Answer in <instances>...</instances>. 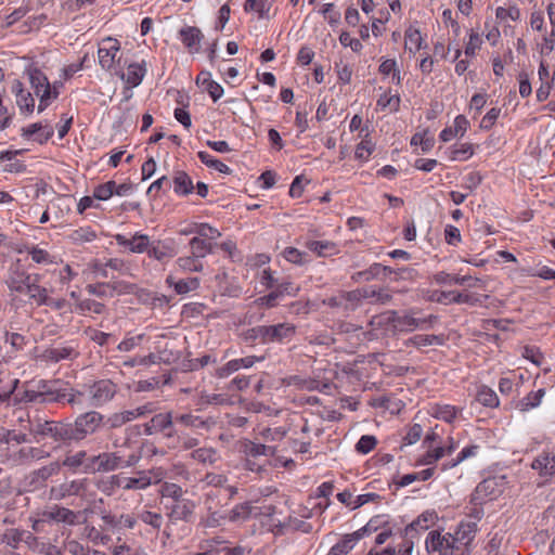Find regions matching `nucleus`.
Masks as SVG:
<instances>
[{"label":"nucleus","instance_id":"f257e3e1","mask_svg":"<svg viewBox=\"0 0 555 555\" xmlns=\"http://www.w3.org/2000/svg\"><path fill=\"white\" fill-rule=\"evenodd\" d=\"M103 425L104 415L92 410L79 414L74 421L35 418L29 421V433L37 442L50 439L57 446H72L95 435Z\"/></svg>","mask_w":555,"mask_h":555},{"label":"nucleus","instance_id":"f03ea898","mask_svg":"<svg viewBox=\"0 0 555 555\" xmlns=\"http://www.w3.org/2000/svg\"><path fill=\"white\" fill-rule=\"evenodd\" d=\"M295 333V325L285 322L275 325H259L248 328L241 334V338L249 345H254L256 341L261 344L283 343L285 339H291Z\"/></svg>","mask_w":555,"mask_h":555},{"label":"nucleus","instance_id":"7ed1b4c3","mask_svg":"<svg viewBox=\"0 0 555 555\" xmlns=\"http://www.w3.org/2000/svg\"><path fill=\"white\" fill-rule=\"evenodd\" d=\"M141 459L139 453H131L127 456L120 451L102 452L89 457V463L85 466V472L89 473H108L117 469L134 466Z\"/></svg>","mask_w":555,"mask_h":555},{"label":"nucleus","instance_id":"20e7f679","mask_svg":"<svg viewBox=\"0 0 555 555\" xmlns=\"http://www.w3.org/2000/svg\"><path fill=\"white\" fill-rule=\"evenodd\" d=\"M29 80L35 94L40 98L38 111L43 112L49 106L51 100L59 96L56 83L51 87L47 76L37 68L29 72Z\"/></svg>","mask_w":555,"mask_h":555},{"label":"nucleus","instance_id":"39448f33","mask_svg":"<svg viewBox=\"0 0 555 555\" xmlns=\"http://www.w3.org/2000/svg\"><path fill=\"white\" fill-rule=\"evenodd\" d=\"M144 434L152 436L163 434L164 438L170 440L178 434V427L175 426V412L155 414L147 423L143 425Z\"/></svg>","mask_w":555,"mask_h":555},{"label":"nucleus","instance_id":"423d86ee","mask_svg":"<svg viewBox=\"0 0 555 555\" xmlns=\"http://www.w3.org/2000/svg\"><path fill=\"white\" fill-rule=\"evenodd\" d=\"M425 545L428 553L436 552L439 555H453L454 551L460 548L452 533L441 534L438 530L428 533Z\"/></svg>","mask_w":555,"mask_h":555},{"label":"nucleus","instance_id":"0eeeda50","mask_svg":"<svg viewBox=\"0 0 555 555\" xmlns=\"http://www.w3.org/2000/svg\"><path fill=\"white\" fill-rule=\"evenodd\" d=\"M31 278L33 275L26 271L21 259H16L10 264L4 283L11 292L23 294L25 285L30 283Z\"/></svg>","mask_w":555,"mask_h":555},{"label":"nucleus","instance_id":"6e6552de","mask_svg":"<svg viewBox=\"0 0 555 555\" xmlns=\"http://www.w3.org/2000/svg\"><path fill=\"white\" fill-rule=\"evenodd\" d=\"M118 387L111 379H99L95 380L89 387V396L91 405L102 406L109 402L117 393Z\"/></svg>","mask_w":555,"mask_h":555},{"label":"nucleus","instance_id":"1a4fd4ad","mask_svg":"<svg viewBox=\"0 0 555 555\" xmlns=\"http://www.w3.org/2000/svg\"><path fill=\"white\" fill-rule=\"evenodd\" d=\"M165 507L167 516L171 521L189 522L193 517L195 503L190 499L183 498L176 502H166Z\"/></svg>","mask_w":555,"mask_h":555},{"label":"nucleus","instance_id":"9d476101","mask_svg":"<svg viewBox=\"0 0 555 555\" xmlns=\"http://www.w3.org/2000/svg\"><path fill=\"white\" fill-rule=\"evenodd\" d=\"M175 426L180 429H208L210 427V422L192 412L175 413Z\"/></svg>","mask_w":555,"mask_h":555},{"label":"nucleus","instance_id":"9b49d317","mask_svg":"<svg viewBox=\"0 0 555 555\" xmlns=\"http://www.w3.org/2000/svg\"><path fill=\"white\" fill-rule=\"evenodd\" d=\"M104 47L98 50L99 63L104 69H109L115 61L116 52L119 51V42L111 37L103 40Z\"/></svg>","mask_w":555,"mask_h":555},{"label":"nucleus","instance_id":"f8f14e48","mask_svg":"<svg viewBox=\"0 0 555 555\" xmlns=\"http://www.w3.org/2000/svg\"><path fill=\"white\" fill-rule=\"evenodd\" d=\"M61 385V380H39L37 390H27L25 392V400L28 402L43 404V399L51 393L55 386Z\"/></svg>","mask_w":555,"mask_h":555},{"label":"nucleus","instance_id":"ddd939ff","mask_svg":"<svg viewBox=\"0 0 555 555\" xmlns=\"http://www.w3.org/2000/svg\"><path fill=\"white\" fill-rule=\"evenodd\" d=\"M87 489L86 479L72 480L69 482L62 483L59 488H52L51 493L54 499L62 500L65 496L80 495Z\"/></svg>","mask_w":555,"mask_h":555},{"label":"nucleus","instance_id":"4468645a","mask_svg":"<svg viewBox=\"0 0 555 555\" xmlns=\"http://www.w3.org/2000/svg\"><path fill=\"white\" fill-rule=\"evenodd\" d=\"M115 483L125 490H140L147 488L151 483V477L146 474L141 473L139 477H125L119 478L117 476L112 477Z\"/></svg>","mask_w":555,"mask_h":555},{"label":"nucleus","instance_id":"2eb2a0df","mask_svg":"<svg viewBox=\"0 0 555 555\" xmlns=\"http://www.w3.org/2000/svg\"><path fill=\"white\" fill-rule=\"evenodd\" d=\"M436 516L434 513H423L415 520H413L404 530V538L413 540V538L420 532L427 530L429 524H433Z\"/></svg>","mask_w":555,"mask_h":555},{"label":"nucleus","instance_id":"dca6fc26","mask_svg":"<svg viewBox=\"0 0 555 555\" xmlns=\"http://www.w3.org/2000/svg\"><path fill=\"white\" fill-rule=\"evenodd\" d=\"M434 279L438 284L454 283L457 285H468L469 287H477L481 283V280L478 278L451 275L443 271L436 273Z\"/></svg>","mask_w":555,"mask_h":555},{"label":"nucleus","instance_id":"f3484780","mask_svg":"<svg viewBox=\"0 0 555 555\" xmlns=\"http://www.w3.org/2000/svg\"><path fill=\"white\" fill-rule=\"evenodd\" d=\"M253 509L251 502H244L235 505L228 513H224V516L220 517L231 522H244L250 518Z\"/></svg>","mask_w":555,"mask_h":555},{"label":"nucleus","instance_id":"a211bd4d","mask_svg":"<svg viewBox=\"0 0 555 555\" xmlns=\"http://www.w3.org/2000/svg\"><path fill=\"white\" fill-rule=\"evenodd\" d=\"M469 126V121L464 115H459L454 119L452 127L444 128L440 133V139L443 142H448L454 137H463Z\"/></svg>","mask_w":555,"mask_h":555},{"label":"nucleus","instance_id":"6ab92c4d","mask_svg":"<svg viewBox=\"0 0 555 555\" xmlns=\"http://www.w3.org/2000/svg\"><path fill=\"white\" fill-rule=\"evenodd\" d=\"M43 517L57 522H64L67 525H75L77 515L69 508L62 506H54L50 511L43 513Z\"/></svg>","mask_w":555,"mask_h":555},{"label":"nucleus","instance_id":"aec40b11","mask_svg":"<svg viewBox=\"0 0 555 555\" xmlns=\"http://www.w3.org/2000/svg\"><path fill=\"white\" fill-rule=\"evenodd\" d=\"M116 240L119 245L128 247L132 253H143L149 249L147 235L135 234L131 240H129L124 235L118 234Z\"/></svg>","mask_w":555,"mask_h":555},{"label":"nucleus","instance_id":"412c9836","mask_svg":"<svg viewBox=\"0 0 555 555\" xmlns=\"http://www.w3.org/2000/svg\"><path fill=\"white\" fill-rule=\"evenodd\" d=\"M531 467L539 470L542 476H552L555 474V453H542L535 457Z\"/></svg>","mask_w":555,"mask_h":555},{"label":"nucleus","instance_id":"4be33fe9","mask_svg":"<svg viewBox=\"0 0 555 555\" xmlns=\"http://www.w3.org/2000/svg\"><path fill=\"white\" fill-rule=\"evenodd\" d=\"M180 37L185 47L191 51H198L203 39L202 31L194 26H186L180 30Z\"/></svg>","mask_w":555,"mask_h":555},{"label":"nucleus","instance_id":"5701e85b","mask_svg":"<svg viewBox=\"0 0 555 555\" xmlns=\"http://www.w3.org/2000/svg\"><path fill=\"white\" fill-rule=\"evenodd\" d=\"M38 275H34L30 279V283H27L24 288V293L28 295V297L35 300L39 306L48 304V293L44 287L38 285Z\"/></svg>","mask_w":555,"mask_h":555},{"label":"nucleus","instance_id":"b1692460","mask_svg":"<svg viewBox=\"0 0 555 555\" xmlns=\"http://www.w3.org/2000/svg\"><path fill=\"white\" fill-rule=\"evenodd\" d=\"M477 531V522L476 521H462L455 533L453 534V539L456 544L468 545L470 541L474 539L475 532Z\"/></svg>","mask_w":555,"mask_h":555},{"label":"nucleus","instance_id":"393cba45","mask_svg":"<svg viewBox=\"0 0 555 555\" xmlns=\"http://www.w3.org/2000/svg\"><path fill=\"white\" fill-rule=\"evenodd\" d=\"M22 131H23V137H25V138H29L33 134L38 133V137L36 138V140L39 143L47 142L49 139L52 138V135L54 133V130L51 126H48V125L42 126V124H40V122H36L26 128H23Z\"/></svg>","mask_w":555,"mask_h":555},{"label":"nucleus","instance_id":"a878e982","mask_svg":"<svg viewBox=\"0 0 555 555\" xmlns=\"http://www.w3.org/2000/svg\"><path fill=\"white\" fill-rule=\"evenodd\" d=\"M363 299L370 300L371 304H382L385 305L392 299V296L386 288H374L373 286H367L362 288Z\"/></svg>","mask_w":555,"mask_h":555},{"label":"nucleus","instance_id":"bb28decb","mask_svg":"<svg viewBox=\"0 0 555 555\" xmlns=\"http://www.w3.org/2000/svg\"><path fill=\"white\" fill-rule=\"evenodd\" d=\"M492 483L493 482L491 480H483L477 486L475 493L473 494L472 503H474V506L470 508L468 516L476 521L480 520L483 516V509L477 505L476 501L479 499V495L487 493Z\"/></svg>","mask_w":555,"mask_h":555},{"label":"nucleus","instance_id":"cd10ccee","mask_svg":"<svg viewBox=\"0 0 555 555\" xmlns=\"http://www.w3.org/2000/svg\"><path fill=\"white\" fill-rule=\"evenodd\" d=\"M172 183L175 192L179 195H189L194 190L192 179L184 171H177Z\"/></svg>","mask_w":555,"mask_h":555},{"label":"nucleus","instance_id":"c85d7f7f","mask_svg":"<svg viewBox=\"0 0 555 555\" xmlns=\"http://www.w3.org/2000/svg\"><path fill=\"white\" fill-rule=\"evenodd\" d=\"M275 449L273 447H269L262 443H256L253 441H247L244 443L243 452L245 456L258 459L259 456H272L274 454Z\"/></svg>","mask_w":555,"mask_h":555},{"label":"nucleus","instance_id":"c756f323","mask_svg":"<svg viewBox=\"0 0 555 555\" xmlns=\"http://www.w3.org/2000/svg\"><path fill=\"white\" fill-rule=\"evenodd\" d=\"M191 254L198 260L212 253L214 245L199 235L190 241Z\"/></svg>","mask_w":555,"mask_h":555},{"label":"nucleus","instance_id":"7c9ffc66","mask_svg":"<svg viewBox=\"0 0 555 555\" xmlns=\"http://www.w3.org/2000/svg\"><path fill=\"white\" fill-rule=\"evenodd\" d=\"M545 395V389L541 388L538 391H531L529 392L525 398H522L520 401H518L516 408L520 412H527L533 408H537L540 403L542 398Z\"/></svg>","mask_w":555,"mask_h":555},{"label":"nucleus","instance_id":"2f4dec72","mask_svg":"<svg viewBox=\"0 0 555 555\" xmlns=\"http://www.w3.org/2000/svg\"><path fill=\"white\" fill-rule=\"evenodd\" d=\"M416 314L417 311L415 309L404 312L403 314L397 312V317L395 319L393 333L412 332V325H415L414 315Z\"/></svg>","mask_w":555,"mask_h":555},{"label":"nucleus","instance_id":"473e14b6","mask_svg":"<svg viewBox=\"0 0 555 555\" xmlns=\"http://www.w3.org/2000/svg\"><path fill=\"white\" fill-rule=\"evenodd\" d=\"M166 282L169 285H173L175 291L177 292V294L180 295L188 294L191 291H195L199 285V280L197 278H189L175 282L173 278L170 275L167 278Z\"/></svg>","mask_w":555,"mask_h":555},{"label":"nucleus","instance_id":"72a5a7b5","mask_svg":"<svg viewBox=\"0 0 555 555\" xmlns=\"http://www.w3.org/2000/svg\"><path fill=\"white\" fill-rule=\"evenodd\" d=\"M386 525H387V519H385V516H383V515L374 516L367 521V524L364 527H362L359 530L353 532L356 534L354 538H358L360 540L364 535L375 532Z\"/></svg>","mask_w":555,"mask_h":555},{"label":"nucleus","instance_id":"f704fd0d","mask_svg":"<svg viewBox=\"0 0 555 555\" xmlns=\"http://www.w3.org/2000/svg\"><path fill=\"white\" fill-rule=\"evenodd\" d=\"M159 493L167 502H176L184 498L182 488L173 482H164L160 486Z\"/></svg>","mask_w":555,"mask_h":555},{"label":"nucleus","instance_id":"c9c22d12","mask_svg":"<svg viewBox=\"0 0 555 555\" xmlns=\"http://www.w3.org/2000/svg\"><path fill=\"white\" fill-rule=\"evenodd\" d=\"M354 533L346 534L341 541L336 543L328 552L327 555H346L348 554L354 546V543L359 541L358 538H354Z\"/></svg>","mask_w":555,"mask_h":555},{"label":"nucleus","instance_id":"e433bc0d","mask_svg":"<svg viewBox=\"0 0 555 555\" xmlns=\"http://www.w3.org/2000/svg\"><path fill=\"white\" fill-rule=\"evenodd\" d=\"M306 245L309 250L317 253L320 257H327L336 253V245L328 241H309Z\"/></svg>","mask_w":555,"mask_h":555},{"label":"nucleus","instance_id":"4c0bfd02","mask_svg":"<svg viewBox=\"0 0 555 555\" xmlns=\"http://www.w3.org/2000/svg\"><path fill=\"white\" fill-rule=\"evenodd\" d=\"M442 345L443 344V339L438 336V335H423V334H420V335H415L411 338H409L406 341H405V346L409 347V346H413V347H426V346H430V345Z\"/></svg>","mask_w":555,"mask_h":555},{"label":"nucleus","instance_id":"58836bf2","mask_svg":"<svg viewBox=\"0 0 555 555\" xmlns=\"http://www.w3.org/2000/svg\"><path fill=\"white\" fill-rule=\"evenodd\" d=\"M108 287L111 289L109 297H113L114 293H117L118 295L139 293V287L137 284L128 283L125 281L108 282ZM140 292L143 293L144 291L140 289Z\"/></svg>","mask_w":555,"mask_h":555},{"label":"nucleus","instance_id":"ea45409f","mask_svg":"<svg viewBox=\"0 0 555 555\" xmlns=\"http://www.w3.org/2000/svg\"><path fill=\"white\" fill-rule=\"evenodd\" d=\"M476 399L485 406L495 408L499 405V398L496 393L487 386H481L478 389Z\"/></svg>","mask_w":555,"mask_h":555},{"label":"nucleus","instance_id":"a19ab883","mask_svg":"<svg viewBox=\"0 0 555 555\" xmlns=\"http://www.w3.org/2000/svg\"><path fill=\"white\" fill-rule=\"evenodd\" d=\"M76 308L81 313L93 312L95 314H103L106 311V307L104 304L90 298L78 300L76 304Z\"/></svg>","mask_w":555,"mask_h":555},{"label":"nucleus","instance_id":"79ce46f5","mask_svg":"<svg viewBox=\"0 0 555 555\" xmlns=\"http://www.w3.org/2000/svg\"><path fill=\"white\" fill-rule=\"evenodd\" d=\"M341 295L345 299V315L354 311L358 308L361 299H363L362 288L351 292H343Z\"/></svg>","mask_w":555,"mask_h":555},{"label":"nucleus","instance_id":"37998d69","mask_svg":"<svg viewBox=\"0 0 555 555\" xmlns=\"http://www.w3.org/2000/svg\"><path fill=\"white\" fill-rule=\"evenodd\" d=\"M273 292H274V294H276L278 298H281L284 296L295 297V296H297V294L299 292V286L295 285L288 279H284L281 282L276 283Z\"/></svg>","mask_w":555,"mask_h":555},{"label":"nucleus","instance_id":"c03bdc74","mask_svg":"<svg viewBox=\"0 0 555 555\" xmlns=\"http://www.w3.org/2000/svg\"><path fill=\"white\" fill-rule=\"evenodd\" d=\"M197 156L201 159V162L203 164H205L207 167L214 168L221 173H225V175L231 173V169L229 168V166H227L219 159L214 158L207 152L201 151V152H198Z\"/></svg>","mask_w":555,"mask_h":555},{"label":"nucleus","instance_id":"a18cd8bd","mask_svg":"<svg viewBox=\"0 0 555 555\" xmlns=\"http://www.w3.org/2000/svg\"><path fill=\"white\" fill-rule=\"evenodd\" d=\"M456 409L453 405H435L433 408L431 415L438 420H442L447 423H451L456 417Z\"/></svg>","mask_w":555,"mask_h":555},{"label":"nucleus","instance_id":"49530a36","mask_svg":"<svg viewBox=\"0 0 555 555\" xmlns=\"http://www.w3.org/2000/svg\"><path fill=\"white\" fill-rule=\"evenodd\" d=\"M145 69L139 64H130L127 68L126 81L131 87H137L141 83Z\"/></svg>","mask_w":555,"mask_h":555},{"label":"nucleus","instance_id":"de8ad7c7","mask_svg":"<svg viewBox=\"0 0 555 555\" xmlns=\"http://www.w3.org/2000/svg\"><path fill=\"white\" fill-rule=\"evenodd\" d=\"M74 352L75 350L72 347H55L47 349L44 351V358L53 362H59L70 358Z\"/></svg>","mask_w":555,"mask_h":555},{"label":"nucleus","instance_id":"09e8293b","mask_svg":"<svg viewBox=\"0 0 555 555\" xmlns=\"http://www.w3.org/2000/svg\"><path fill=\"white\" fill-rule=\"evenodd\" d=\"M170 440L176 443L175 447H179L182 450H191V449L197 447V444H198L197 438H194V437H191V436L184 434L183 429H180L179 427H178V434L175 436L173 439H170Z\"/></svg>","mask_w":555,"mask_h":555},{"label":"nucleus","instance_id":"8fccbe9b","mask_svg":"<svg viewBox=\"0 0 555 555\" xmlns=\"http://www.w3.org/2000/svg\"><path fill=\"white\" fill-rule=\"evenodd\" d=\"M133 421L132 414L129 410L116 412L109 415L106 420V424L108 425V428L115 429L124 426L125 424Z\"/></svg>","mask_w":555,"mask_h":555},{"label":"nucleus","instance_id":"3c124183","mask_svg":"<svg viewBox=\"0 0 555 555\" xmlns=\"http://www.w3.org/2000/svg\"><path fill=\"white\" fill-rule=\"evenodd\" d=\"M217 453L212 448H198L191 453V457L202 464H214L217 461Z\"/></svg>","mask_w":555,"mask_h":555},{"label":"nucleus","instance_id":"603ef678","mask_svg":"<svg viewBox=\"0 0 555 555\" xmlns=\"http://www.w3.org/2000/svg\"><path fill=\"white\" fill-rule=\"evenodd\" d=\"M86 461L89 462V457H88L87 451L86 450H79L75 454L66 455L65 459L63 460V466L76 470Z\"/></svg>","mask_w":555,"mask_h":555},{"label":"nucleus","instance_id":"864d4df0","mask_svg":"<svg viewBox=\"0 0 555 555\" xmlns=\"http://www.w3.org/2000/svg\"><path fill=\"white\" fill-rule=\"evenodd\" d=\"M138 519L151 526L155 530H159L163 524V516L151 511H143L139 513Z\"/></svg>","mask_w":555,"mask_h":555},{"label":"nucleus","instance_id":"5fc2aeb1","mask_svg":"<svg viewBox=\"0 0 555 555\" xmlns=\"http://www.w3.org/2000/svg\"><path fill=\"white\" fill-rule=\"evenodd\" d=\"M116 188L115 181H107L106 183L98 185L93 191V197L99 201H106L114 194Z\"/></svg>","mask_w":555,"mask_h":555},{"label":"nucleus","instance_id":"6e6d98bb","mask_svg":"<svg viewBox=\"0 0 555 555\" xmlns=\"http://www.w3.org/2000/svg\"><path fill=\"white\" fill-rule=\"evenodd\" d=\"M147 254L150 257L157 259L158 261H164L165 259L172 258L175 256L172 248L168 246H151L147 249Z\"/></svg>","mask_w":555,"mask_h":555},{"label":"nucleus","instance_id":"4d7b16f0","mask_svg":"<svg viewBox=\"0 0 555 555\" xmlns=\"http://www.w3.org/2000/svg\"><path fill=\"white\" fill-rule=\"evenodd\" d=\"M16 103L21 109H25L28 113H31L35 107V101L29 92H25L23 89L18 90L16 94Z\"/></svg>","mask_w":555,"mask_h":555},{"label":"nucleus","instance_id":"13d9d810","mask_svg":"<svg viewBox=\"0 0 555 555\" xmlns=\"http://www.w3.org/2000/svg\"><path fill=\"white\" fill-rule=\"evenodd\" d=\"M195 233L207 241L221 236V233L208 223L195 224Z\"/></svg>","mask_w":555,"mask_h":555},{"label":"nucleus","instance_id":"bf43d9fd","mask_svg":"<svg viewBox=\"0 0 555 555\" xmlns=\"http://www.w3.org/2000/svg\"><path fill=\"white\" fill-rule=\"evenodd\" d=\"M26 250L31 256V259L36 263H52L53 262L52 257L44 249H41L37 246H33V247H26Z\"/></svg>","mask_w":555,"mask_h":555},{"label":"nucleus","instance_id":"052dcab7","mask_svg":"<svg viewBox=\"0 0 555 555\" xmlns=\"http://www.w3.org/2000/svg\"><path fill=\"white\" fill-rule=\"evenodd\" d=\"M454 292H443V291H434V292H427L426 296L424 298L431 302H439L443 305L451 304L450 299L452 298Z\"/></svg>","mask_w":555,"mask_h":555},{"label":"nucleus","instance_id":"680f3d73","mask_svg":"<svg viewBox=\"0 0 555 555\" xmlns=\"http://www.w3.org/2000/svg\"><path fill=\"white\" fill-rule=\"evenodd\" d=\"M67 387H64L63 384L55 386L54 389H52L51 393H48V397L43 399V403H65V396H66Z\"/></svg>","mask_w":555,"mask_h":555},{"label":"nucleus","instance_id":"e2e57ef3","mask_svg":"<svg viewBox=\"0 0 555 555\" xmlns=\"http://www.w3.org/2000/svg\"><path fill=\"white\" fill-rule=\"evenodd\" d=\"M376 443H377V440L374 436L364 435L357 442L356 450L359 453L367 454L375 448Z\"/></svg>","mask_w":555,"mask_h":555},{"label":"nucleus","instance_id":"0e129e2a","mask_svg":"<svg viewBox=\"0 0 555 555\" xmlns=\"http://www.w3.org/2000/svg\"><path fill=\"white\" fill-rule=\"evenodd\" d=\"M450 302L453 304H468L475 306L477 304H481L480 298L477 295L469 293H456L454 292Z\"/></svg>","mask_w":555,"mask_h":555},{"label":"nucleus","instance_id":"69168bd1","mask_svg":"<svg viewBox=\"0 0 555 555\" xmlns=\"http://www.w3.org/2000/svg\"><path fill=\"white\" fill-rule=\"evenodd\" d=\"M177 263L180 268L189 271H201L203 268L202 263L192 254L188 257H180Z\"/></svg>","mask_w":555,"mask_h":555},{"label":"nucleus","instance_id":"338daca9","mask_svg":"<svg viewBox=\"0 0 555 555\" xmlns=\"http://www.w3.org/2000/svg\"><path fill=\"white\" fill-rule=\"evenodd\" d=\"M377 105L382 108L389 106L391 111L397 112L400 106V96L398 94L388 95L385 93L377 100Z\"/></svg>","mask_w":555,"mask_h":555},{"label":"nucleus","instance_id":"774afa93","mask_svg":"<svg viewBox=\"0 0 555 555\" xmlns=\"http://www.w3.org/2000/svg\"><path fill=\"white\" fill-rule=\"evenodd\" d=\"M82 397H83L82 391H79L72 387H67V391H66V396H65V403L69 404L73 409L76 406L81 408Z\"/></svg>","mask_w":555,"mask_h":555}]
</instances>
